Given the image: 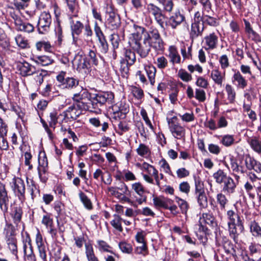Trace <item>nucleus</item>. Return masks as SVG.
Here are the masks:
<instances>
[{
    "label": "nucleus",
    "mask_w": 261,
    "mask_h": 261,
    "mask_svg": "<svg viewBox=\"0 0 261 261\" xmlns=\"http://www.w3.org/2000/svg\"><path fill=\"white\" fill-rule=\"evenodd\" d=\"M114 94L112 92H102L95 94L94 96L81 102L78 108L82 111H88L96 114L101 113L100 108L106 103L112 105L114 102Z\"/></svg>",
    "instance_id": "1"
},
{
    "label": "nucleus",
    "mask_w": 261,
    "mask_h": 261,
    "mask_svg": "<svg viewBox=\"0 0 261 261\" xmlns=\"http://www.w3.org/2000/svg\"><path fill=\"white\" fill-rule=\"evenodd\" d=\"M228 231L230 237L238 243V237L244 231V220L239 214L232 210L227 211L226 214Z\"/></svg>",
    "instance_id": "2"
},
{
    "label": "nucleus",
    "mask_w": 261,
    "mask_h": 261,
    "mask_svg": "<svg viewBox=\"0 0 261 261\" xmlns=\"http://www.w3.org/2000/svg\"><path fill=\"white\" fill-rule=\"evenodd\" d=\"M106 26L111 30H116L120 25L119 15L111 5H107L106 8Z\"/></svg>",
    "instance_id": "3"
},
{
    "label": "nucleus",
    "mask_w": 261,
    "mask_h": 261,
    "mask_svg": "<svg viewBox=\"0 0 261 261\" xmlns=\"http://www.w3.org/2000/svg\"><path fill=\"white\" fill-rule=\"evenodd\" d=\"M146 39L143 40L134 38L132 40L130 46L142 58H145L150 51V46Z\"/></svg>",
    "instance_id": "4"
},
{
    "label": "nucleus",
    "mask_w": 261,
    "mask_h": 261,
    "mask_svg": "<svg viewBox=\"0 0 261 261\" xmlns=\"http://www.w3.org/2000/svg\"><path fill=\"white\" fill-rule=\"evenodd\" d=\"M170 131L175 138L179 140L184 139L185 137L186 129L178 122L176 116H173L171 118H167Z\"/></svg>",
    "instance_id": "5"
},
{
    "label": "nucleus",
    "mask_w": 261,
    "mask_h": 261,
    "mask_svg": "<svg viewBox=\"0 0 261 261\" xmlns=\"http://www.w3.org/2000/svg\"><path fill=\"white\" fill-rule=\"evenodd\" d=\"M12 187L15 195L21 202H23L25 200V186L24 181L21 178L14 177L13 179Z\"/></svg>",
    "instance_id": "6"
},
{
    "label": "nucleus",
    "mask_w": 261,
    "mask_h": 261,
    "mask_svg": "<svg viewBox=\"0 0 261 261\" xmlns=\"http://www.w3.org/2000/svg\"><path fill=\"white\" fill-rule=\"evenodd\" d=\"M51 23L50 14L46 11L43 12L40 15L38 24V31L39 34H44L49 31Z\"/></svg>",
    "instance_id": "7"
},
{
    "label": "nucleus",
    "mask_w": 261,
    "mask_h": 261,
    "mask_svg": "<svg viewBox=\"0 0 261 261\" xmlns=\"http://www.w3.org/2000/svg\"><path fill=\"white\" fill-rule=\"evenodd\" d=\"M65 75L66 72L61 71L56 77L62 88L71 89L78 86L79 83L78 80L73 77H65Z\"/></svg>",
    "instance_id": "8"
},
{
    "label": "nucleus",
    "mask_w": 261,
    "mask_h": 261,
    "mask_svg": "<svg viewBox=\"0 0 261 261\" xmlns=\"http://www.w3.org/2000/svg\"><path fill=\"white\" fill-rule=\"evenodd\" d=\"M111 109L115 119H124L129 109L128 105L119 101L111 106Z\"/></svg>",
    "instance_id": "9"
},
{
    "label": "nucleus",
    "mask_w": 261,
    "mask_h": 261,
    "mask_svg": "<svg viewBox=\"0 0 261 261\" xmlns=\"http://www.w3.org/2000/svg\"><path fill=\"white\" fill-rule=\"evenodd\" d=\"M10 199L6 185L0 181V209L4 214L8 212Z\"/></svg>",
    "instance_id": "10"
},
{
    "label": "nucleus",
    "mask_w": 261,
    "mask_h": 261,
    "mask_svg": "<svg viewBox=\"0 0 261 261\" xmlns=\"http://www.w3.org/2000/svg\"><path fill=\"white\" fill-rule=\"evenodd\" d=\"M22 213V208L20 206H14L11 213V217L16 225V227L17 229H19L21 228V226L22 232L24 230V225L21 221Z\"/></svg>",
    "instance_id": "11"
},
{
    "label": "nucleus",
    "mask_w": 261,
    "mask_h": 261,
    "mask_svg": "<svg viewBox=\"0 0 261 261\" xmlns=\"http://www.w3.org/2000/svg\"><path fill=\"white\" fill-rule=\"evenodd\" d=\"M38 163L37 170L39 178L42 182L45 183L48 179L46 176L48 170V162L46 157H44L42 160L39 158Z\"/></svg>",
    "instance_id": "12"
},
{
    "label": "nucleus",
    "mask_w": 261,
    "mask_h": 261,
    "mask_svg": "<svg viewBox=\"0 0 261 261\" xmlns=\"http://www.w3.org/2000/svg\"><path fill=\"white\" fill-rule=\"evenodd\" d=\"M218 43V36L214 32L205 36L203 39L204 48L206 50H212L217 47Z\"/></svg>",
    "instance_id": "13"
},
{
    "label": "nucleus",
    "mask_w": 261,
    "mask_h": 261,
    "mask_svg": "<svg viewBox=\"0 0 261 261\" xmlns=\"http://www.w3.org/2000/svg\"><path fill=\"white\" fill-rule=\"evenodd\" d=\"M185 21L186 18L184 15L179 11H177L169 18L168 25L170 26L172 29H175Z\"/></svg>",
    "instance_id": "14"
},
{
    "label": "nucleus",
    "mask_w": 261,
    "mask_h": 261,
    "mask_svg": "<svg viewBox=\"0 0 261 261\" xmlns=\"http://www.w3.org/2000/svg\"><path fill=\"white\" fill-rule=\"evenodd\" d=\"M82 111L76 107V105L73 103L64 112V119L69 120H76L81 115Z\"/></svg>",
    "instance_id": "15"
},
{
    "label": "nucleus",
    "mask_w": 261,
    "mask_h": 261,
    "mask_svg": "<svg viewBox=\"0 0 261 261\" xmlns=\"http://www.w3.org/2000/svg\"><path fill=\"white\" fill-rule=\"evenodd\" d=\"M204 30V26L199 21H194L192 23L190 37L192 40L196 39L199 36H201Z\"/></svg>",
    "instance_id": "16"
},
{
    "label": "nucleus",
    "mask_w": 261,
    "mask_h": 261,
    "mask_svg": "<svg viewBox=\"0 0 261 261\" xmlns=\"http://www.w3.org/2000/svg\"><path fill=\"white\" fill-rule=\"evenodd\" d=\"M18 70L23 76H30L33 74L35 67L27 62H19L17 65Z\"/></svg>",
    "instance_id": "17"
},
{
    "label": "nucleus",
    "mask_w": 261,
    "mask_h": 261,
    "mask_svg": "<svg viewBox=\"0 0 261 261\" xmlns=\"http://www.w3.org/2000/svg\"><path fill=\"white\" fill-rule=\"evenodd\" d=\"M214 13H203L202 18V23L212 27H217L220 24V19L218 17H214Z\"/></svg>",
    "instance_id": "18"
},
{
    "label": "nucleus",
    "mask_w": 261,
    "mask_h": 261,
    "mask_svg": "<svg viewBox=\"0 0 261 261\" xmlns=\"http://www.w3.org/2000/svg\"><path fill=\"white\" fill-rule=\"evenodd\" d=\"M15 25L18 31L27 33H32L34 32L35 29L32 24L27 21H23L20 18H17L15 20Z\"/></svg>",
    "instance_id": "19"
},
{
    "label": "nucleus",
    "mask_w": 261,
    "mask_h": 261,
    "mask_svg": "<svg viewBox=\"0 0 261 261\" xmlns=\"http://www.w3.org/2000/svg\"><path fill=\"white\" fill-rule=\"evenodd\" d=\"M247 142L256 153L261 154V140L256 136H247Z\"/></svg>",
    "instance_id": "20"
},
{
    "label": "nucleus",
    "mask_w": 261,
    "mask_h": 261,
    "mask_svg": "<svg viewBox=\"0 0 261 261\" xmlns=\"http://www.w3.org/2000/svg\"><path fill=\"white\" fill-rule=\"evenodd\" d=\"M152 201L154 206L159 210L168 208V203L172 202V200L163 196H153Z\"/></svg>",
    "instance_id": "21"
},
{
    "label": "nucleus",
    "mask_w": 261,
    "mask_h": 261,
    "mask_svg": "<svg viewBox=\"0 0 261 261\" xmlns=\"http://www.w3.org/2000/svg\"><path fill=\"white\" fill-rule=\"evenodd\" d=\"M108 191L111 196H114L117 199H119L121 202H127L129 204H132L133 201L127 196H123L120 194L119 191H118L115 187H110L108 188Z\"/></svg>",
    "instance_id": "22"
},
{
    "label": "nucleus",
    "mask_w": 261,
    "mask_h": 261,
    "mask_svg": "<svg viewBox=\"0 0 261 261\" xmlns=\"http://www.w3.org/2000/svg\"><path fill=\"white\" fill-rule=\"evenodd\" d=\"M221 243L223 248L227 254H230L233 256L236 255L235 246L230 240L226 237H223Z\"/></svg>",
    "instance_id": "23"
},
{
    "label": "nucleus",
    "mask_w": 261,
    "mask_h": 261,
    "mask_svg": "<svg viewBox=\"0 0 261 261\" xmlns=\"http://www.w3.org/2000/svg\"><path fill=\"white\" fill-rule=\"evenodd\" d=\"M168 55L167 57L170 59V62L174 65V64H179L180 63V57L179 55L177 48L171 45L168 48Z\"/></svg>",
    "instance_id": "24"
},
{
    "label": "nucleus",
    "mask_w": 261,
    "mask_h": 261,
    "mask_svg": "<svg viewBox=\"0 0 261 261\" xmlns=\"http://www.w3.org/2000/svg\"><path fill=\"white\" fill-rule=\"evenodd\" d=\"M232 81L238 87L244 89L247 85V81L239 71H235L232 77Z\"/></svg>",
    "instance_id": "25"
},
{
    "label": "nucleus",
    "mask_w": 261,
    "mask_h": 261,
    "mask_svg": "<svg viewBox=\"0 0 261 261\" xmlns=\"http://www.w3.org/2000/svg\"><path fill=\"white\" fill-rule=\"evenodd\" d=\"M236 184L233 179L230 176L223 182L222 191L226 194H230L234 192Z\"/></svg>",
    "instance_id": "26"
},
{
    "label": "nucleus",
    "mask_w": 261,
    "mask_h": 261,
    "mask_svg": "<svg viewBox=\"0 0 261 261\" xmlns=\"http://www.w3.org/2000/svg\"><path fill=\"white\" fill-rule=\"evenodd\" d=\"M84 25L82 22L79 20H72L70 21V29L72 35L79 36L82 32Z\"/></svg>",
    "instance_id": "27"
},
{
    "label": "nucleus",
    "mask_w": 261,
    "mask_h": 261,
    "mask_svg": "<svg viewBox=\"0 0 261 261\" xmlns=\"http://www.w3.org/2000/svg\"><path fill=\"white\" fill-rule=\"evenodd\" d=\"M90 97V94L86 91H82L79 93H75L73 95L72 97L73 100L76 102L75 103L78 108L79 105L81 102H86L88 98Z\"/></svg>",
    "instance_id": "28"
},
{
    "label": "nucleus",
    "mask_w": 261,
    "mask_h": 261,
    "mask_svg": "<svg viewBox=\"0 0 261 261\" xmlns=\"http://www.w3.org/2000/svg\"><path fill=\"white\" fill-rule=\"evenodd\" d=\"M73 65L74 66H76L77 70L79 72H83L89 68L90 64L88 61L87 58L80 57L77 60H75V63H73Z\"/></svg>",
    "instance_id": "29"
},
{
    "label": "nucleus",
    "mask_w": 261,
    "mask_h": 261,
    "mask_svg": "<svg viewBox=\"0 0 261 261\" xmlns=\"http://www.w3.org/2000/svg\"><path fill=\"white\" fill-rule=\"evenodd\" d=\"M148 43L150 48L152 47L156 50H162L164 49V43L161 37L149 39Z\"/></svg>",
    "instance_id": "30"
},
{
    "label": "nucleus",
    "mask_w": 261,
    "mask_h": 261,
    "mask_svg": "<svg viewBox=\"0 0 261 261\" xmlns=\"http://www.w3.org/2000/svg\"><path fill=\"white\" fill-rule=\"evenodd\" d=\"M17 229L16 226H14L11 223H7L4 229V234L5 239L15 238L16 236V230Z\"/></svg>",
    "instance_id": "31"
},
{
    "label": "nucleus",
    "mask_w": 261,
    "mask_h": 261,
    "mask_svg": "<svg viewBox=\"0 0 261 261\" xmlns=\"http://www.w3.org/2000/svg\"><path fill=\"white\" fill-rule=\"evenodd\" d=\"M144 69L150 84L153 85L155 83V76L156 72L155 67L152 65H147L144 66Z\"/></svg>",
    "instance_id": "32"
},
{
    "label": "nucleus",
    "mask_w": 261,
    "mask_h": 261,
    "mask_svg": "<svg viewBox=\"0 0 261 261\" xmlns=\"http://www.w3.org/2000/svg\"><path fill=\"white\" fill-rule=\"evenodd\" d=\"M28 191L33 200L40 196L39 187L33 180H32L30 184L29 185Z\"/></svg>",
    "instance_id": "33"
},
{
    "label": "nucleus",
    "mask_w": 261,
    "mask_h": 261,
    "mask_svg": "<svg viewBox=\"0 0 261 261\" xmlns=\"http://www.w3.org/2000/svg\"><path fill=\"white\" fill-rule=\"evenodd\" d=\"M249 255L252 257L261 254V245L256 243H251L248 247Z\"/></svg>",
    "instance_id": "34"
},
{
    "label": "nucleus",
    "mask_w": 261,
    "mask_h": 261,
    "mask_svg": "<svg viewBox=\"0 0 261 261\" xmlns=\"http://www.w3.org/2000/svg\"><path fill=\"white\" fill-rule=\"evenodd\" d=\"M6 241L10 251L12 253L16 256L18 253V249L17 246V239L16 237L5 239Z\"/></svg>",
    "instance_id": "35"
},
{
    "label": "nucleus",
    "mask_w": 261,
    "mask_h": 261,
    "mask_svg": "<svg viewBox=\"0 0 261 261\" xmlns=\"http://www.w3.org/2000/svg\"><path fill=\"white\" fill-rule=\"evenodd\" d=\"M213 177L217 184H221L229 177V176H227L226 173L223 170L219 169L213 174Z\"/></svg>",
    "instance_id": "36"
},
{
    "label": "nucleus",
    "mask_w": 261,
    "mask_h": 261,
    "mask_svg": "<svg viewBox=\"0 0 261 261\" xmlns=\"http://www.w3.org/2000/svg\"><path fill=\"white\" fill-rule=\"evenodd\" d=\"M211 77L215 84L221 86L224 76H223L221 72L218 69L213 70L211 73Z\"/></svg>",
    "instance_id": "37"
},
{
    "label": "nucleus",
    "mask_w": 261,
    "mask_h": 261,
    "mask_svg": "<svg viewBox=\"0 0 261 261\" xmlns=\"http://www.w3.org/2000/svg\"><path fill=\"white\" fill-rule=\"evenodd\" d=\"M227 96V100L230 103H233L235 101L236 93L233 87L227 84L225 86V88Z\"/></svg>",
    "instance_id": "38"
},
{
    "label": "nucleus",
    "mask_w": 261,
    "mask_h": 261,
    "mask_svg": "<svg viewBox=\"0 0 261 261\" xmlns=\"http://www.w3.org/2000/svg\"><path fill=\"white\" fill-rule=\"evenodd\" d=\"M33 75H34V79L36 83L41 85L43 82L44 78L47 75V71L43 69L36 70L35 69Z\"/></svg>",
    "instance_id": "39"
},
{
    "label": "nucleus",
    "mask_w": 261,
    "mask_h": 261,
    "mask_svg": "<svg viewBox=\"0 0 261 261\" xmlns=\"http://www.w3.org/2000/svg\"><path fill=\"white\" fill-rule=\"evenodd\" d=\"M202 8V13H214L212 9V4L210 0H199Z\"/></svg>",
    "instance_id": "40"
},
{
    "label": "nucleus",
    "mask_w": 261,
    "mask_h": 261,
    "mask_svg": "<svg viewBox=\"0 0 261 261\" xmlns=\"http://www.w3.org/2000/svg\"><path fill=\"white\" fill-rule=\"evenodd\" d=\"M250 231L252 235L256 238H261V227L255 221H252L250 224Z\"/></svg>",
    "instance_id": "41"
},
{
    "label": "nucleus",
    "mask_w": 261,
    "mask_h": 261,
    "mask_svg": "<svg viewBox=\"0 0 261 261\" xmlns=\"http://www.w3.org/2000/svg\"><path fill=\"white\" fill-rule=\"evenodd\" d=\"M35 61L37 64L41 66H48L54 62L52 58L47 56L36 57Z\"/></svg>",
    "instance_id": "42"
},
{
    "label": "nucleus",
    "mask_w": 261,
    "mask_h": 261,
    "mask_svg": "<svg viewBox=\"0 0 261 261\" xmlns=\"http://www.w3.org/2000/svg\"><path fill=\"white\" fill-rule=\"evenodd\" d=\"M69 11L73 14V17H77L79 7L76 0H66Z\"/></svg>",
    "instance_id": "43"
},
{
    "label": "nucleus",
    "mask_w": 261,
    "mask_h": 261,
    "mask_svg": "<svg viewBox=\"0 0 261 261\" xmlns=\"http://www.w3.org/2000/svg\"><path fill=\"white\" fill-rule=\"evenodd\" d=\"M86 254L88 261H99L95 256L92 245L90 244H85Z\"/></svg>",
    "instance_id": "44"
},
{
    "label": "nucleus",
    "mask_w": 261,
    "mask_h": 261,
    "mask_svg": "<svg viewBox=\"0 0 261 261\" xmlns=\"http://www.w3.org/2000/svg\"><path fill=\"white\" fill-rule=\"evenodd\" d=\"M147 11L149 14L153 17L164 11L161 8L152 3H149L147 5Z\"/></svg>",
    "instance_id": "45"
},
{
    "label": "nucleus",
    "mask_w": 261,
    "mask_h": 261,
    "mask_svg": "<svg viewBox=\"0 0 261 261\" xmlns=\"http://www.w3.org/2000/svg\"><path fill=\"white\" fill-rule=\"evenodd\" d=\"M79 197L84 204L85 208L88 210H91L93 208V205L91 200L88 197V196L83 192L80 191L79 194Z\"/></svg>",
    "instance_id": "46"
},
{
    "label": "nucleus",
    "mask_w": 261,
    "mask_h": 261,
    "mask_svg": "<svg viewBox=\"0 0 261 261\" xmlns=\"http://www.w3.org/2000/svg\"><path fill=\"white\" fill-rule=\"evenodd\" d=\"M199 205L201 208H205L207 205V198L205 192L194 194Z\"/></svg>",
    "instance_id": "47"
},
{
    "label": "nucleus",
    "mask_w": 261,
    "mask_h": 261,
    "mask_svg": "<svg viewBox=\"0 0 261 261\" xmlns=\"http://www.w3.org/2000/svg\"><path fill=\"white\" fill-rule=\"evenodd\" d=\"M113 219L111 221V225L119 232L123 231V228L121 225L122 218L118 215L115 214L113 216Z\"/></svg>",
    "instance_id": "48"
},
{
    "label": "nucleus",
    "mask_w": 261,
    "mask_h": 261,
    "mask_svg": "<svg viewBox=\"0 0 261 261\" xmlns=\"http://www.w3.org/2000/svg\"><path fill=\"white\" fill-rule=\"evenodd\" d=\"M195 190L194 194L202 193L205 192L204 186L203 182L200 178L194 177Z\"/></svg>",
    "instance_id": "49"
},
{
    "label": "nucleus",
    "mask_w": 261,
    "mask_h": 261,
    "mask_svg": "<svg viewBox=\"0 0 261 261\" xmlns=\"http://www.w3.org/2000/svg\"><path fill=\"white\" fill-rule=\"evenodd\" d=\"M136 151L138 155L143 157L149 156L150 153L149 147L143 143L139 144V147L136 149Z\"/></svg>",
    "instance_id": "50"
},
{
    "label": "nucleus",
    "mask_w": 261,
    "mask_h": 261,
    "mask_svg": "<svg viewBox=\"0 0 261 261\" xmlns=\"http://www.w3.org/2000/svg\"><path fill=\"white\" fill-rule=\"evenodd\" d=\"M230 167L234 173L243 174L245 172L244 168L238 165L236 160L233 158L230 159Z\"/></svg>",
    "instance_id": "51"
},
{
    "label": "nucleus",
    "mask_w": 261,
    "mask_h": 261,
    "mask_svg": "<svg viewBox=\"0 0 261 261\" xmlns=\"http://www.w3.org/2000/svg\"><path fill=\"white\" fill-rule=\"evenodd\" d=\"M154 19L157 24L164 30L165 29V25H168L167 23H165V20L167 19V17L164 13V11L156 15L155 17H154Z\"/></svg>",
    "instance_id": "52"
},
{
    "label": "nucleus",
    "mask_w": 261,
    "mask_h": 261,
    "mask_svg": "<svg viewBox=\"0 0 261 261\" xmlns=\"http://www.w3.org/2000/svg\"><path fill=\"white\" fill-rule=\"evenodd\" d=\"M175 199L181 210V213L186 214L189 207L188 202L185 200L177 196L175 197Z\"/></svg>",
    "instance_id": "53"
},
{
    "label": "nucleus",
    "mask_w": 261,
    "mask_h": 261,
    "mask_svg": "<svg viewBox=\"0 0 261 261\" xmlns=\"http://www.w3.org/2000/svg\"><path fill=\"white\" fill-rule=\"evenodd\" d=\"M125 57L126 60L125 61L129 64V66L133 65L136 60L135 53L130 49L125 50Z\"/></svg>",
    "instance_id": "54"
},
{
    "label": "nucleus",
    "mask_w": 261,
    "mask_h": 261,
    "mask_svg": "<svg viewBox=\"0 0 261 261\" xmlns=\"http://www.w3.org/2000/svg\"><path fill=\"white\" fill-rule=\"evenodd\" d=\"M234 142V139L233 135H225L221 136L220 143L226 147H229L232 145Z\"/></svg>",
    "instance_id": "55"
},
{
    "label": "nucleus",
    "mask_w": 261,
    "mask_h": 261,
    "mask_svg": "<svg viewBox=\"0 0 261 261\" xmlns=\"http://www.w3.org/2000/svg\"><path fill=\"white\" fill-rule=\"evenodd\" d=\"M49 119L48 120L49 125L50 127L55 128L58 123V115L57 112L54 110L49 113Z\"/></svg>",
    "instance_id": "56"
},
{
    "label": "nucleus",
    "mask_w": 261,
    "mask_h": 261,
    "mask_svg": "<svg viewBox=\"0 0 261 261\" xmlns=\"http://www.w3.org/2000/svg\"><path fill=\"white\" fill-rule=\"evenodd\" d=\"M132 189L139 196H142L145 193V188L140 182L132 184Z\"/></svg>",
    "instance_id": "57"
},
{
    "label": "nucleus",
    "mask_w": 261,
    "mask_h": 261,
    "mask_svg": "<svg viewBox=\"0 0 261 261\" xmlns=\"http://www.w3.org/2000/svg\"><path fill=\"white\" fill-rule=\"evenodd\" d=\"M22 245L23 253L33 249L31 239L28 233L27 234V236L25 238H23Z\"/></svg>",
    "instance_id": "58"
},
{
    "label": "nucleus",
    "mask_w": 261,
    "mask_h": 261,
    "mask_svg": "<svg viewBox=\"0 0 261 261\" xmlns=\"http://www.w3.org/2000/svg\"><path fill=\"white\" fill-rule=\"evenodd\" d=\"M98 249L101 252H107L114 253L111 250L112 247L104 241L98 240L97 242Z\"/></svg>",
    "instance_id": "59"
},
{
    "label": "nucleus",
    "mask_w": 261,
    "mask_h": 261,
    "mask_svg": "<svg viewBox=\"0 0 261 261\" xmlns=\"http://www.w3.org/2000/svg\"><path fill=\"white\" fill-rule=\"evenodd\" d=\"M129 64L126 63L124 60L120 61L119 71L121 76L123 77H127L129 73Z\"/></svg>",
    "instance_id": "60"
},
{
    "label": "nucleus",
    "mask_w": 261,
    "mask_h": 261,
    "mask_svg": "<svg viewBox=\"0 0 261 261\" xmlns=\"http://www.w3.org/2000/svg\"><path fill=\"white\" fill-rule=\"evenodd\" d=\"M217 202L220 205L222 210L225 209L226 205L228 203V199L225 195L222 193H218L216 196Z\"/></svg>",
    "instance_id": "61"
},
{
    "label": "nucleus",
    "mask_w": 261,
    "mask_h": 261,
    "mask_svg": "<svg viewBox=\"0 0 261 261\" xmlns=\"http://www.w3.org/2000/svg\"><path fill=\"white\" fill-rule=\"evenodd\" d=\"M158 2L163 6L165 11L170 12L172 11L174 6L172 0H160Z\"/></svg>",
    "instance_id": "62"
},
{
    "label": "nucleus",
    "mask_w": 261,
    "mask_h": 261,
    "mask_svg": "<svg viewBox=\"0 0 261 261\" xmlns=\"http://www.w3.org/2000/svg\"><path fill=\"white\" fill-rule=\"evenodd\" d=\"M17 45L21 48H25L29 47L28 41L21 35H17L15 38Z\"/></svg>",
    "instance_id": "63"
},
{
    "label": "nucleus",
    "mask_w": 261,
    "mask_h": 261,
    "mask_svg": "<svg viewBox=\"0 0 261 261\" xmlns=\"http://www.w3.org/2000/svg\"><path fill=\"white\" fill-rule=\"evenodd\" d=\"M257 161L250 155L246 156L245 159V164L246 168L249 170H253Z\"/></svg>",
    "instance_id": "64"
}]
</instances>
